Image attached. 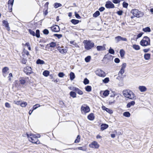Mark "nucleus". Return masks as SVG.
<instances>
[{"label": "nucleus", "mask_w": 153, "mask_h": 153, "mask_svg": "<svg viewBox=\"0 0 153 153\" xmlns=\"http://www.w3.org/2000/svg\"><path fill=\"white\" fill-rule=\"evenodd\" d=\"M70 43L72 44L74 46V47H76V43L74 41H71L70 42Z\"/></svg>", "instance_id": "nucleus-55"}, {"label": "nucleus", "mask_w": 153, "mask_h": 153, "mask_svg": "<svg viewBox=\"0 0 153 153\" xmlns=\"http://www.w3.org/2000/svg\"><path fill=\"white\" fill-rule=\"evenodd\" d=\"M114 62L115 63H119L120 62V60L118 58H116L114 59Z\"/></svg>", "instance_id": "nucleus-62"}, {"label": "nucleus", "mask_w": 153, "mask_h": 153, "mask_svg": "<svg viewBox=\"0 0 153 153\" xmlns=\"http://www.w3.org/2000/svg\"><path fill=\"white\" fill-rule=\"evenodd\" d=\"M118 94L116 93L115 91L112 92V94H111L110 95V97H114L115 96L117 95Z\"/></svg>", "instance_id": "nucleus-51"}, {"label": "nucleus", "mask_w": 153, "mask_h": 153, "mask_svg": "<svg viewBox=\"0 0 153 153\" xmlns=\"http://www.w3.org/2000/svg\"><path fill=\"white\" fill-rule=\"evenodd\" d=\"M132 47L135 50H138L140 49V47L139 46L137 45H133Z\"/></svg>", "instance_id": "nucleus-32"}, {"label": "nucleus", "mask_w": 153, "mask_h": 153, "mask_svg": "<svg viewBox=\"0 0 153 153\" xmlns=\"http://www.w3.org/2000/svg\"><path fill=\"white\" fill-rule=\"evenodd\" d=\"M120 54L121 57L123 58L124 57L125 54V52L123 50L121 49L120 50Z\"/></svg>", "instance_id": "nucleus-28"}, {"label": "nucleus", "mask_w": 153, "mask_h": 153, "mask_svg": "<svg viewBox=\"0 0 153 153\" xmlns=\"http://www.w3.org/2000/svg\"><path fill=\"white\" fill-rule=\"evenodd\" d=\"M20 105L22 107H25L27 105V103L26 102H22L20 104Z\"/></svg>", "instance_id": "nucleus-46"}, {"label": "nucleus", "mask_w": 153, "mask_h": 153, "mask_svg": "<svg viewBox=\"0 0 153 153\" xmlns=\"http://www.w3.org/2000/svg\"><path fill=\"white\" fill-rule=\"evenodd\" d=\"M139 90L141 92H144L147 90L146 87L144 86H140L138 87Z\"/></svg>", "instance_id": "nucleus-16"}, {"label": "nucleus", "mask_w": 153, "mask_h": 153, "mask_svg": "<svg viewBox=\"0 0 153 153\" xmlns=\"http://www.w3.org/2000/svg\"><path fill=\"white\" fill-rule=\"evenodd\" d=\"M76 87H68V88L69 89H70V90H72V91H75L76 89Z\"/></svg>", "instance_id": "nucleus-58"}, {"label": "nucleus", "mask_w": 153, "mask_h": 153, "mask_svg": "<svg viewBox=\"0 0 153 153\" xmlns=\"http://www.w3.org/2000/svg\"><path fill=\"white\" fill-rule=\"evenodd\" d=\"M131 13H132L134 16L137 18H139L143 17L144 13L137 9H133L131 10Z\"/></svg>", "instance_id": "nucleus-4"}, {"label": "nucleus", "mask_w": 153, "mask_h": 153, "mask_svg": "<svg viewBox=\"0 0 153 153\" xmlns=\"http://www.w3.org/2000/svg\"><path fill=\"white\" fill-rule=\"evenodd\" d=\"M109 81V78L108 77H106L102 81L105 83H107Z\"/></svg>", "instance_id": "nucleus-42"}, {"label": "nucleus", "mask_w": 153, "mask_h": 153, "mask_svg": "<svg viewBox=\"0 0 153 153\" xmlns=\"http://www.w3.org/2000/svg\"><path fill=\"white\" fill-rule=\"evenodd\" d=\"M29 140L33 143L38 144L39 142L38 141V138L40 137V135L38 134H27Z\"/></svg>", "instance_id": "nucleus-2"}, {"label": "nucleus", "mask_w": 153, "mask_h": 153, "mask_svg": "<svg viewBox=\"0 0 153 153\" xmlns=\"http://www.w3.org/2000/svg\"><path fill=\"white\" fill-rule=\"evenodd\" d=\"M104 47L101 46H98L97 47V50L98 51H102L104 50Z\"/></svg>", "instance_id": "nucleus-35"}, {"label": "nucleus", "mask_w": 153, "mask_h": 153, "mask_svg": "<svg viewBox=\"0 0 153 153\" xmlns=\"http://www.w3.org/2000/svg\"><path fill=\"white\" fill-rule=\"evenodd\" d=\"M70 96L73 98L76 97V94L74 91H71L70 93Z\"/></svg>", "instance_id": "nucleus-23"}, {"label": "nucleus", "mask_w": 153, "mask_h": 153, "mask_svg": "<svg viewBox=\"0 0 153 153\" xmlns=\"http://www.w3.org/2000/svg\"><path fill=\"white\" fill-rule=\"evenodd\" d=\"M106 111L107 112H108L110 114H112L113 113V111H112V110H111L109 108H107L106 109Z\"/></svg>", "instance_id": "nucleus-59"}, {"label": "nucleus", "mask_w": 153, "mask_h": 153, "mask_svg": "<svg viewBox=\"0 0 153 153\" xmlns=\"http://www.w3.org/2000/svg\"><path fill=\"white\" fill-rule=\"evenodd\" d=\"M126 66V63H124L122 65V67L120 70L118 75L119 76H122L124 72V70Z\"/></svg>", "instance_id": "nucleus-10"}, {"label": "nucleus", "mask_w": 153, "mask_h": 153, "mask_svg": "<svg viewBox=\"0 0 153 153\" xmlns=\"http://www.w3.org/2000/svg\"><path fill=\"white\" fill-rule=\"evenodd\" d=\"M53 36L57 37L59 39L61 38L62 36V35L61 34H54Z\"/></svg>", "instance_id": "nucleus-37"}, {"label": "nucleus", "mask_w": 153, "mask_h": 153, "mask_svg": "<svg viewBox=\"0 0 153 153\" xmlns=\"http://www.w3.org/2000/svg\"><path fill=\"white\" fill-rule=\"evenodd\" d=\"M140 44L143 46H146L150 45V39L147 36H144L140 42Z\"/></svg>", "instance_id": "nucleus-3"}, {"label": "nucleus", "mask_w": 153, "mask_h": 153, "mask_svg": "<svg viewBox=\"0 0 153 153\" xmlns=\"http://www.w3.org/2000/svg\"><path fill=\"white\" fill-rule=\"evenodd\" d=\"M115 39L116 42L117 43L120 41H127V39L125 38H123L120 36H118L115 38Z\"/></svg>", "instance_id": "nucleus-9"}, {"label": "nucleus", "mask_w": 153, "mask_h": 153, "mask_svg": "<svg viewBox=\"0 0 153 153\" xmlns=\"http://www.w3.org/2000/svg\"><path fill=\"white\" fill-rule=\"evenodd\" d=\"M143 30L144 32H149L151 31V29L149 27H147L143 29Z\"/></svg>", "instance_id": "nucleus-27"}, {"label": "nucleus", "mask_w": 153, "mask_h": 153, "mask_svg": "<svg viewBox=\"0 0 153 153\" xmlns=\"http://www.w3.org/2000/svg\"><path fill=\"white\" fill-rule=\"evenodd\" d=\"M61 6L62 4L60 3H56L54 4V7L55 8H56Z\"/></svg>", "instance_id": "nucleus-40"}, {"label": "nucleus", "mask_w": 153, "mask_h": 153, "mask_svg": "<svg viewBox=\"0 0 153 153\" xmlns=\"http://www.w3.org/2000/svg\"><path fill=\"white\" fill-rule=\"evenodd\" d=\"M29 32L30 34L32 35L33 36H35V32L32 30L30 29H29Z\"/></svg>", "instance_id": "nucleus-44"}, {"label": "nucleus", "mask_w": 153, "mask_h": 153, "mask_svg": "<svg viewBox=\"0 0 153 153\" xmlns=\"http://www.w3.org/2000/svg\"><path fill=\"white\" fill-rule=\"evenodd\" d=\"M113 2L114 4H118L119 3L120 1V0H113Z\"/></svg>", "instance_id": "nucleus-60"}, {"label": "nucleus", "mask_w": 153, "mask_h": 153, "mask_svg": "<svg viewBox=\"0 0 153 153\" xmlns=\"http://www.w3.org/2000/svg\"><path fill=\"white\" fill-rule=\"evenodd\" d=\"M89 107L86 104L83 105L81 107V110L82 113L85 114L90 111Z\"/></svg>", "instance_id": "nucleus-6"}, {"label": "nucleus", "mask_w": 153, "mask_h": 153, "mask_svg": "<svg viewBox=\"0 0 153 153\" xmlns=\"http://www.w3.org/2000/svg\"><path fill=\"white\" fill-rule=\"evenodd\" d=\"M57 49L62 54L66 53L67 52L66 49H65L64 48L63 49L62 48L60 47H58Z\"/></svg>", "instance_id": "nucleus-15"}, {"label": "nucleus", "mask_w": 153, "mask_h": 153, "mask_svg": "<svg viewBox=\"0 0 153 153\" xmlns=\"http://www.w3.org/2000/svg\"><path fill=\"white\" fill-rule=\"evenodd\" d=\"M13 5H8V7L10 12L12 11Z\"/></svg>", "instance_id": "nucleus-52"}, {"label": "nucleus", "mask_w": 153, "mask_h": 153, "mask_svg": "<svg viewBox=\"0 0 153 153\" xmlns=\"http://www.w3.org/2000/svg\"><path fill=\"white\" fill-rule=\"evenodd\" d=\"M40 105L39 104H36L33 107V110L36 109L38 107H40Z\"/></svg>", "instance_id": "nucleus-49"}, {"label": "nucleus", "mask_w": 153, "mask_h": 153, "mask_svg": "<svg viewBox=\"0 0 153 153\" xmlns=\"http://www.w3.org/2000/svg\"><path fill=\"white\" fill-rule=\"evenodd\" d=\"M105 7L107 8H113L114 7V5L112 2L110 1H108L106 2Z\"/></svg>", "instance_id": "nucleus-12"}, {"label": "nucleus", "mask_w": 153, "mask_h": 153, "mask_svg": "<svg viewBox=\"0 0 153 153\" xmlns=\"http://www.w3.org/2000/svg\"><path fill=\"white\" fill-rule=\"evenodd\" d=\"M80 136L79 135H78L77 136L76 139L75 140L74 142L75 143H79L80 141Z\"/></svg>", "instance_id": "nucleus-38"}, {"label": "nucleus", "mask_w": 153, "mask_h": 153, "mask_svg": "<svg viewBox=\"0 0 153 153\" xmlns=\"http://www.w3.org/2000/svg\"><path fill=\"white\" fill-rule=\"evenodd\" d=\"M49 46L51 48H54L56 45V43L54 42H52L48 44Z\"/></svg>", "instance_id": "nucleus-33"}, {"label": "nucleus", "mask_w": 153, "mask_h": 153, "mask_svg": "<svg viewBox=\"0 0 153 153\" xmlns=\"http://www.w3.org/2000/svg\"><path fill=\"white\" fill-rule=\"evenodd\" d=\"M5 106L6 107L9 108L10 107V104L8 102H6L5 103Z\"/></svg>", "instance_id": "nucleus-63"}, {"label": "nucleus", "mask_w": 153, "mask_h": 153, "mask_svg": "<svg viewBox=\"0 0 153 153\" xmlns=\"http://www.w3.org/2000/svg\"><path fill=\"white\" fill-rule=\"evenodd\" d=\"M83 82L85 85H86L89 83V81L87 78H86L84 79Z\"/></svg>", "instance_id": "nucleus-48"}, {"label": "nucleus", "mask_w": 153, "mask_h": 153, "mask_svg": "<svg viewBox=\"0 0 153 153\" xmlns=\"http://www.w3.org/2000/svg\"><path fill=\"white\" fill-rule=\"evenodd\" d=\"M35 36L37 38H39L40 37L39 30H36Z\"/></svg>", "instance_id": "nucleus-43"}, {"label": "nucleus", "mask_w": 153, "mask_h": 153, "mask_svg": "<svg viewBox=\"0 0 153 153\" xmlns=\"http://www.w3.org/2000/svg\"><path fill=\"white\" fill-rule=\"evenodd\" d=\"M3 23L7 28V30L9 31L10 30V27L9 26L8 23L7 21L4 20L3 21Z\"/></svg>", "instance_id": "nucleus-19"}, {"label": "nucleus", "mask_w": 153, "mask_h": 153, "mask_svg": "<svg viewBox=\"0 0 153 153\" xmlns=\"http://www.w3.org/2000/svg\"><path fill=\"white\" fill-rule=\"evenodd\" d=\"M117 13L119 15H121L123 13V11L122 10L118 11L117 12Z\"/></svg>", "instance_id": "nucleus-64"}, {"label": "nucleus", "mask_w": 153, "mask_h": 153, "mask_svg": "<svg viewBox=\"0 0 153 153\" xmlns=\"http://www.w3.org/2000/svg\"><path fill=\"white\" fill-rule=\"evenodd\" d=\"M123 94L125 97L131 100L136 99V96L133 92L129 89L124 90L123 91Z\"/></svg>", "instance_id": "nucleus-1"}, {"label": "nucleus", "mask_w": 153, "mask_h": 153, "mask_svg": "<svg viewBox=\"0 0 153 153\" xmlns=\"http://www.w3.org/2000/svg\"><path fill=\"white\" fill-rule=\"evenodd\" d=\"M50 72L48 71H44L43 73V74L45 76H48Z\"/></svg>", "instance_id": "nucleus-31"}, {"label": "nucleus", "mask_w": 153, "mask_h": 153, "mask_svg": "<svg viewBox=\"0 0 153 153\" xmlns=\"http://www.w3.org/2000/svg\"><path fill=\"white\" fill-rule=\"evenodd\" d=\"M70 78L71 80H73L75 78V76L74 74L72 72H71L70 74Z\"/></svg>", "instance_id": "nucleus-21"}, {"label": "nucleus", "mask_w": 153, "mask_h": 153, "mask_svg": "<svg viewBox=\"0 0 153 153\" xmlns=\"http://www.w3.org/2000/svg\"><path fill=\"white\" fill-rule=\"evenodd\" d=\"M75 14L76 18L77 19H80V16L76 12H75Z\"/></svg>", "instance_id": "nucleus-61"}, {"label": "nucleus", "mask_w": 153, "mask_h": 153, "mask_svg": "<svg viewBox=\"0 0 153 153\" xmlns=\"http://www.w3.org/2000/svg\"><path fill=\"white\" fill-rule=\"evenodd\" d=\"M14 0H9L8 2V4L13 5Z\"/></svg>", "instance_id": "nucleus-47"}, {"label": "nucleus", "mask_w": 153, "mask_h": 153, "mask_svg": "<svg viewBox=\"0 0 153 153\" xmlns=\"http://www.w3.org/2000/svg\"><path fill=\"white\" fill-rule=\"evenodd\" d=\"M51 30L55 32H58L60 30V28L57 25L51 27H50Z\"/></svg>", "instance_id": "nucleus-13"}, {"label": "nucleus", "mask_w": 153, "mask_h": 153, "mask_svg": "<svg viewBox=\"0 0 153 153\" xmlns=\"http://www.w3.org/2000/svg\"><path fill=\"white\" fill-rule=\"evenodd\" d=\"M75 91L79 95H82L83 94V92L81 90L77 88H76Z\"/></svg>", "instance_id": "nucleus-24"}, {"label": "nucleus", "mask_w": 153, "mask_h": 153, "mask_svg": "<svg viewBox=\"0 0 153 153\" xmlns=\"http://www.w3.org/2000/svg\"><path fill=\"white\" fill-rule=\"evenodd\" d=\"M109 94V91L107 90H105L103 93V95L105 97H107Z\"/></svg>", "instance_id": "nucleus-29"}, {"label": "nucleus", "mask_w": 153, "mask_h": 153, "mask_svg": "<svg viewBox=\"0 0 153 153\" xmlns=\"http://www.w3.org/2000/svg\"><path fill=\"white\" fill-rule=\"evenodd\" d=\"M123 7L127 8L128 7V4L125 2H124L123 3Z\"/></svg>", "instance_id": "nucleus-50"}, {"label": "nucleus", "mask_w": 153, "mask_h": 153, "mask_svg": "<svg viewBox=\"0 0 153 153\" xmlns=\"http://www.w3.org/2000/svg\"><path fill=\"white\" fill-rule=\"evenodd\" d=\"M108 52L109 53L111 54H114V50L113 49L111 48H110V49L109 50Z\"/></svg>", "instance_id": "nucleus-45"}, {"label": "nucleus", "mask_w": 153, "mask_h": 153, "mask_svg": "<svg viewBox=\"0 0 153 153\" xmlns=\"http://www.w3.org/2000/svg\"><path fill=\"white\" fill-rule=\"evenodd\" d=\"M86 91L88 92H90L91 91V87L90 86H87L85 87Z\"/></svg>", "instance_id": "nucleus-34"}, {"label": "nucleus", "mask_w": 153, "mask_h": 153, "mask_svg": "<svg viewBox=\"0 0 153 153\" xmlns=\"http://www.w3.org/2000/svg\"><path fill=\"white\" fill-rule=\"evenodd\" d=\"M64 75V74L62 72H60L58 74V76L60 77H62Z\"/></svg>", "instance_id": "nucleus-56"}, {"label": "nucleus", "mask_w": 153, "mask_h": 153, "mask_svg": "<svg viewBox=\"0 0 153 153\" xmlns=\"http://www.w3.org/2000/svg\"><path fill=\"white\" fill-rule=\"evenodd\" d=\"M45 63V62L44 61L39 59H38L36 62V64H44Z\"/></svg>", "instance_id": "nucleus-22"}, {"label": "nucleus", "mask_w": 153, "mask_h": 153, "mask_svg": "<svg viewBox=\"0 0 153 153\" xmlns=\"http://www.w3.org/2000/svg\"><path fill=\"white\" fill-rule=\"evenodd\" d=\"M124 116L127 117H129L130 116V114L128 112H125L123 114Z\"/></svg>", "instance_id": "nucleus-36"}, {"label": "nucleus", "mask_w": 153, "mask_h": 153, "mask_svg": "<svg viewBox=\"0 0 153 153\" xmlns=\"http://www.w3.org/2000/svg\"><path fill=\"white\" fill-rule=\"evenodd\" d=\"M43 33L44 34L47 35L48 34L49 31L47 29H45L43 30Z\"/></svg>", "instance_id": "nucleus-53"}, {"label": "nucleus", "mask_w": 153, "mask_h": 153, "mask_svg": "<svg viewBox=\"0 0 153 153\" xmlns=\"http://www.w3.org/2000/svg\"><path fill=\"white\" fill-rule=\"evenodd\" d=\"M94 114L91 113L88 116V118L90 120H94Z\"/></svg>", "instance_id": "nucleus-17"}, {"label": "nucleus", "mask_w": 153, "mask_h": 153, "mask_svg": "<svg viewBox=\"0 0 153 153\" xmlns=\"http://www.w3.org/2000/svg\"><path fill=\"white\" fill-rule=\"evenodd\" d=\"M24 71L27 75H28L32 73V69L30 67H26L24 68Z\"/></svg>", "instance_id": "nucleus-11"}, {"label": "nucleus", "mask_w": 153, "mask_h": 153, "mask_svg": "<svg viewBox=\"0 0 153 153\" xmlns=\"http://www.w3.org/2000/svg\"><path fill=\"white\" fill-rule=\"evenodd\" d=\"M100 13L99 11H96L93 14V16L94 17H97L100 15Z\"/></svg>", "instance_id": "nucleus-30"}, {"label": "nucleus", "mask_w": 153, "mask_h": 153, "mask_svg": "<svg viewBox=\"0 0 153 153\" xmlns=\"http://www.w3.org/2000/svg\"><path fill=\"white\" fill-rule=\"evenodd\" d=\"M96 74L98 76L102 77H104L106 76L105 72L100 69H98L96 71Z\"/></svg>", "instance_id": "nucleus-8"}, {"label": "nucleus", "mask_w": 153, "mask_h": 153, "mask_svg": "<svg viewBox=\"0 0 153 153\" xmlns=\"http://www.w3.org/2000/svg\"><path fill=\"white\" fill-rule=\"evenodd\" d=\"M19 84L21 85H24L25 83V80L23 79H20L19 81Z\"/></svg>", "instance_id": "nucleus-41"}, {"label": "nucleus", "mask_w": 153, "mask_h": 153, "mask_svg": "<svg viewBox=\"0 0 153 153\" xmlns=\"http://www.w3.org/2000/svg\"><path fill=\"white\" fill-rule=\"evenodd\" d=\"M79 21L78 20H76L75 19H72L71 22L74 25H76L78 24L79 22Z\"/></svg>", "instance_id": "nucleus-25"}, {"label": "nucleus", "mask_w": 153, "mask_h": 153, "mask_svg": "<svg viewBox=\"0 0 153 153\" xmlns=\"http://www.w3.org/2000/svg\"><path fill=\"white\" fill-rule=\"evenodd\" d=\"M108 126L106 124H102L101 126V129L103 131L108 128Z\"/></svg>", "instance_id": "nucleus-18"}, {"label": "nucleus", "mask_w": 153, "mask_h": 153, "mask_svg": "<svg viewBox=\"0 0 153 153\" xmlns=\"http://www.w3.org/2000/svg\"><path fill=\"white\" fill-rule=\"evenodd\" d=\"M13 77V75L11 73L9 74V76L8 77V79L10 81H11V78Z\"/></svg>", "instance_id": "nucleus-57"}, {"label": "nucleus", "mask_w": 153, "mask_h": 153, "mask_svg": "<svg viewBox=\"0 0 153 153\" xmlns=\"http://www.w3.org/2000/svg\"><path fill=\"white\" fill-rule=\"evenodd\" d=\"M135 102L134 101H132L131 102H129L127 105V107L128 108H130L131 106L134 105Z\"/></svg>", "instance_id": "nucleus-20"}, {"label": "nucleus", "mask_w": 153, "mask_h": 153, "mask_svg": "<svg viewBox=\"0 0 153 153\" xmlns=\"http://www.w3.org/2000/svg\"><path fill=\"white\" fill-rule=\"evenodd\" d=\"M91 59V56H88L85 58V61L86 62H88L90 61Z\"/></svg>", "instance_id": "nucleus-39"}, {"label": "nucleus", "mask_w": 153, "mask_h": 153, "mask_svg": "<svg viewBox=\"0 0 153 153\" xmlns=\"http://www.w3.org/2000/svg\"><path fill=\"white\" fill-rule=\"evenodd\" d=\"M79 150H81L83 151H85L86 149L85 148H83L82 147H79L77 148Z\"/></svg>", "instance_id": "nucleus-54"}, {"label": "nucleus", "mask_w": 153, "mask_h": 153, "mask_svg": "<svg viewBox=\"0 0 153 153\" xmlns=\"http://www.w3.org/2000/svg\"><path fill=\"white\" fill-rule=\"evenodd\" d=\"M85 48L87 50H89L94 45V44L93 42H91L90 41H85Z\"/></svg>", "instance_id": "nucleus-5"}, {"label": "nucleus", "mask_w": 153, "mask_h": 153, "mask_svg": "<svg viewBox=\"0 0 153 153\" xmlns=\"http://www.w3.org/2000/svg\"><path fill=\"white\" fill-rule=\"evenodd\" d=\"M150 54L149 53L145 54L144 55V58L146 60H148L150 58Z\"/></svg>", "instance_id": "nucleus-26"}, {"label": "nucleus", "mask_w": 153, "mask_h": 153, "mask_svg": "<svg viewBox=\"0 0 153 153\" xmlns=\"http://www.w3.org/2000/svg\"><path fill=\"white\" fill-rule=\"evenodd\" d=\"M89 146L91 148L97 149L99 148L100 145L96 141H94L89 145Z\"/></svg>", "instance_id": "nucleus-7"}, {"label": "nucleus", "mask_w": 153, "mask_h": 153, "mask_svg": "<svg viewBox=\"0 0 153 153\" xmlns=\"http://www.w3.org/2000/svg\"><path fill=\"white\" fill-rule=\"evenodd\" d=\"M9 68L8 67H4L2 70V73L3 76L4 77H6L7 74V72L9 71Z\"/></svg>", "instance_id": "nucleus-14"}]
</instances>
